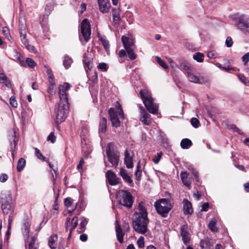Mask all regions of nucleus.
<instances>
[{
    "label": "nucleus",
    "mask_w": 249,
    "mask_h": 249,
    "mask_svg": "<svg viewBox=\"0 0 249 249\" xmlns=\"http://www.w3.org/2000/svg\"><path fill=\"white\" fill-rule=\"evenodd\" d=\"M149 222L148 213L144 202L139 203L132 218V227L135 231L140 234H144L148 230L147 226Z\"/></svg>",
    "instance_id": "nucleus-1"
},
{
    "label": "nucleus",
    "mask_w": 249,
    "mask_h": 249,
    "mask_svg": "<svg viewBox=\"0 0 249 249\" xmlns=\"http://www.w3.org/2000/svg\"><path fill=\"white\" fill-rule=\"evenodd\" d=\"M69 111L68 101H60L56 107L54 113L55 115V123L60 124L65 121L67 117Z\"/></svg>",
    "instance_id": "nucleus-2"
},
{
    "label": "nucleus",
    "mask_w": 249,
    "mask_h": 249,
    "mask_svg": "<svg viewBox=\"0 0 249 249\" xmlns=\"http://www.w3.org/2000/svg\"><path fill=\"white\" fill-rule=\"evenodd\" d=\"M140 94L147 110L151 113L156 114L158 111V107L153 102L151 94L146 89L141 90Z\"/></svg>",
    "instance_id": "nucleus-3"
},
{
    "label": "nucleus",
    "mask_w": 249,
    "mask_h": 249,
    "mask_svg": "<svg viewBox=\"0 0 249 249\" xmlns=\"http://www.w3.org/2000/svg\"><path fill=\"white\" fill-rule=\"evenodd\" d=\"M157 213L163 217H166L172 208L170 201L166 198L157 200L154 204Z\"/></svg>",
    "instance_id": "nucleus-4"
},
{
    "label": "nucleus",
    "mask_w": 249,
    "mask_h": 249,
    "mask_svg": "<svg viewBox=\"0 0 249 249\" xmlns=\"http://www.w3.org/2000/svg\"><path fill=\"white\" fill-rule=\"evenodd\" d=\"M120 204L127 208H131L133 203V198L131 194L124 190H120L117 195Z\"/></svg>",
    "instance_id": "nucleus-5"
},
{
    "label": "nucleus",
    "mask_w": 249,
    "mask_h": 249,
    "mask_svg": "<svg viewBox=\"0 0 249 249\" xmlns=\"http://www.w3.org/2000/svg\"><path fill=\"white\" fill-rule=\"evenodd\" d=\"M235 26L244 34L249 33V17L240 15L235 19Z\"/></svg>",
    "instance_id": "nucleus-6"
},
{
    "label": "nucleus",
    "mask_w": 249,
    "mask_h": 249,
    "mask_svg": "<svg viewBox=\"0 0 249 249\" xmlns=\"http://www.w3.org/2000/svg\"><path fill=\"white\" fill-rule=\"evenodd\" d=\"M114 144L112 142L109 143L107 145L106 153L109 161L112 166L117 167L119 161V155L118 152L113 151Z\"/></svg>",
    "instance_id": "nucleus-7"
},
{
    "label": "nucleus",
    "mask_w": 249,
    "mask_h": 249,
    "mask_svg": "<svg viewBox=\"0 0 249 249\" xmlns=\"http://www.w3.org/2000/svg\"><path fill=\"white\" fill-rule=\"evenodd\" d=\"M81 32L85 40L88 42L90 38L91 29L89 22L87 18L83 19L81 22Z\"/></svg>",
    "instance_id": "nucleus-8"
},
{
    "label": "nucleus",
    "mask_w": 249,
    "mask_h": 249,
    "mask_svg": "<svg viewBox=\"0 0 249 249\" xmlns=\"http://www.w3.org/2000/svg\"><path fill=\"white\" fill-rule=\"evenodd\" d=\"M71 85L69 83H64L63 85H61L59 87V94L60 101H64L66 100L68 101L67 91L70 89Z\"/></svg>",
    "instance_id": "nucleus-9"
},
{
    "label": "nucleus",
    "mask_w": 249,
    "mask_h": 249,
    "mask_svg": "<svg viewBox=\"0 0 249 249\" xmlns=\"http://www.w3.org/2000/svg\"><path fill=\"white\" fill-rule=\"evenodd\" d=\"M106 175L109 184L111 185H116L121 180L120 178L117 177L116 175L111 170L107 171Z\"/></svg>",
    "instance_id": "nucleus-10"
},
{
    "label": "nucleus",
    "mask_w": 249,
    "mask_h": 249,
    "mask_svg": "<svg viewBox=\"0 0 249 249\" xmlns=\"http://www.w3.org/2000/svg\"><path fill=\"white\" fill-rule=\"evenodd\" d=\"M108 114L110 117V120L112 123V125L116 127L120 126V121L114 108H110L108 110Z\"/></svg>",
    "instance_id": "nucleus-11"
},
{
    "label": "nucleus",
    "mask_w": 249,
    "mask_h": 249,
    "mask_svg": "<svg viewBox=\"0 0 249 249\" xmlns=\"http://www.w3.org/2000/svg\"><path fill=\"white\" fill-rule=\"evenodd\" d=\"M180 178L184 185L189 189H191L192 178L191 177L189 173H188L187 172H182L180 173Z\"/></svg>",
    "instance_id": "nucleus-12"
},
{
    "label": "nucleus",
    "mask_w": 249,
    "mask_h": 249,
    "mask_svg": "<svg viewBox=\"0 0 249 249\" xmlns=\"http://www.w3.org/2000/svg\"><path fill=\"white\" fill-rule=\"evenodd\" d=\"M139 108L140 109V119L141 121H142L145 125L150 124L151 121L148 119V114L145 109L143 108V107L142 106H139Z\"/></svg>",
    "instance_id": "nucleus-13"
},
{
    "label": "nucleus",
    "mask_w": 249,
    "mask_h": 249,
    "mask_svg": "<svg viewBox=\"0 0 249 249\" xmlns=\"http://www.w3.org/2000/svg\"><path fill=\"white\" fill-rule=\"evenodd\" d=\"M20 40L25 47L31 52L35 53L36 50L34 46L29 44V40L27 38V34H20Z\"/></svg>",
    "instance_id": "nucleus-14"
},
{
    "label": "nucleus",
    "mask_w": 249,
    "mask_h": 249,
    "mask_svg": "<svg viewBox=\"0 0 249 249\" xmlns=\"http://www.w3.org/2000/svg\"><path fill=\"white\" fill-rule=\"evenodd\" d=\"M187 76L190 82L192 83L202 84L205 82L203 77H198L194 75L192 71L187 74Z\"/></svg>",
    "instance_id": "nucleus-15"
},
{
    "label": "nucleus",
    "mask_w": 249,
    "mask_h": 249,
    "mask_svg": "<svg viewBox=\"0 0 249 249\" xmlns=\"http://www.w3.org/2000/svg\"><path fill=\"white\" fill-rule=\"evenodd\" d=\"M124 162L128 168H132L133 167V156L127 150L124 152Z\"/></svg>",
    "instance_id": "nucleus-16"
},
{
    "label": "nucleus",
    "mask_w": 249,
    "mask_h": 249,
    "mask_svg": "<svg viewBox=\"0 0 249 249\" xmlns=\"http://www.w3.org/2000/svg\"><path fill=\"white\" fill-rule=\"evenodd\" d=\"M181 235L185 244H187L190 241V234L187 231V226L183 225L180 227Z\"/></svg>",
    "instance_id": "nucleus-17"
},
{
    "label": "nucleus",
    "mask_w": 249,
    "mask_h": 249,
    "mask_svg": "<svg viewBox=\"0 0 249 249\" xmlns=\"http://www.w3.org/2000/svg\"><path fill=\"white\" fill-rule=\"evenodd\" d=\"M1 204H12V194L10 192H5L1 194Z\"/></svg>",
    "instance_id": "nucleus-18"
},
{
    "label": "nucleus",
    "mask_w": 249,
    "mask_h": 249,
    "mask_svg": "<svg viewBox=\"0 0 249 249\" xmlns=\"http://www.w3.org/2000/svg\"><path fill=\"white\" fill-rule=\"evenodd\" d=\"M115 229L117 238L120 243H122L124 242V233L123 232L118 221H116Z\"/></svg>",
    "instance_id": "nucleus-19"
},
{
    "label": "nucleus",
    "mask_w": 249,
    "mask_h": 249,
    "mask_svg": "<svg viewBox=\"0 0 249 249\" xmlns=\"http://www.w3.org/2000/svg\"><path fill=\"white\" fill-rule=\"evenodd\" d=\"M122 41L125 50L135 47L133 40L128 37L123 36L122 37Z\"/></svg>",
    "instance_id": "nucleus-20"
},
{
    "label": "nucleus",
    "mask_w": 249,
    "mask_h": 249,
    "mask_svg": "<svg viewBox=\"0 0 249 249\" xmlns=\"http://www.w3.org/2000/svg\"><path fill=\"white\" fill-rule=\"evenodd\" d=\"M183 210L184 213L187 214H191L193 212L191 203L186 199H183Z\"/></svg>",
    "instance_id": "nucleus-21"
},
{
    "label": "nucleus",
    "mask_w": 249,
    "mask_h": 249,
    "mask_svg": "<svg viewBox=\"0 0 249 249\" xmlns=\"http://www.w3.org/2000/svg\"><path fill=\"white\" fill-rule=\"evenodd\" d=\"M120 175L128 184H130L133 183V180L131 179L130 176L128 175L127 171L124 169L123 168L120 169Z\"/></svg>",
    "instance_id": "nucleus-22"
},
{
    "label": "nucleus",
    "mask_w": 249,
    "mask_h": 249,
    "mask_svg": "<svg viewBox=\"0 0 249 249\" xmlns=\"http://www.w3.org/2000/svg\"><path fill=\"white\" fill-rule=\"evenodd\" d=\"M107 119L105 117H102L99 122V131L105 133L107 131Z\"/></svg>",
    "instance_id": "nucleus-23"
},
{
    "label": "nucleus",
    "mask_w": 249,
    "mask_h": 249,
    "mask_svg": "<svg viewBox=\"0 0 249 249\" xmlns=\"http://www.w3.org/2000/svg\"><path fill=\"white\" fill-rule=\"evenodd\" d=\"M47 73L49 77V81L50 84V87L49 88V92H52V90L53 89L55 86V82L54 80L53 75L52 72V71L50 70H47Z\"/></svg>",
    "instance_id": "nucleus-24"
},
{
    "label": "nucleus",
    "mask_w": 249,
    "mask_h": 249,
    "mask_svg": "<svg viewBox=\"0 0 249 249\" xmlns=\"http://www.w3.org/2000/svg\"><path fill=\"white\" fill-rule=\"evenodd\" d=\"M58 237L56 234L52 235L49 239L48 245L52 249L56 248V242L57 241Z\"/></svg>",
    "instance_id": "nucleus-25"
},
{
    "label": "nucleus",
    "mask_w": 249,
    "mask_h": 249,
    "mask_svg": "<svg viewBox=\"0 0 249 249\" xmlns=\"http://www.w3.org/2000/svg\"><path fill=\"white\" fill-rule=\"evenodd\" d=\"M99 9L102 13H107L108 12L109 8L110 7V4L109 3V0L108 1H106L104 2H103V3H99Z\"/></svg>",
    "instance_id": "nucleus-26"
},
{
    "label": "nucleus",
    "mask_w": 249,
    "mask_h": 249,
    "mask_svg": "<svg viewBox=\"0 0 249 249\" xmlns=\"http://www.w3.org/2000/svg\"><path fill=\"white\" fill-rule=\"evenodd\" d=\"M0 80L1 83L5 85L8 88L11 87V83L10 81L8 79L6 75L3 73H0Z\"/></svg>",
    "instance_id": "nucleus-27"
},
{
    "label": "nucleus",
    "mask_w": 249,
    "mask_h": 249,
    "mask_svg": "<svg viewBox=\"0 0 249 249\" xmlns=\"http://www.w3.org/2000/svg\"><path fill=\"white\" fill-rule=\"evenodd\" d=\"M192 145V142L188 139H183L181 141L180 146L182 149H188Z\"/></svg>",
    "instance_id": "nucleus-28"
},
{
    "label": "nucleus",
    "mask_w": 249,
    "mask_h": 249,
    "mask_svg": "<svg viewBox=\"0 0 249 249\" xmlns=\"http://www.w3.org/2000/svg\"><path fill=\"white\" fill-rule=\"evenodd\" d=\"M88 223V220L84 217L81 218V222L80 223V227L78 229V232L79 233H82L84 232L86 229V226Z\"/></svg>",
    "instance_id": "nucleus-29"
},
{
    "label": "nucleus",
    "mask_w": 249,
    "mask_h": 249,
    "mask_svg": "<svg viewBox=\"0 0 249 249\" xmlns=\"http://www.w3.org/2000/svg\"><path fill=\"white\" fill-rule=\"evenodd\" d=\"M180 68L186 72L187 74L192 71L189 64L186 61H183L180 64Z\"/></svg>",
    "instance_id": "nucleus-30"
},
{
    "label": "nucleus",
    "mask_w": 249,
    "mask_h": 249,
    "mask_svg": "<svg viewBox=\"0 0 249 249\" xmlns=\"http://www.w3.org/2000/svg\"><path fill=\"white\" fill-rule=\"evenodd\" d=\"M26 164V160L24 158H20L18 160L17 164V170L18 172L21 171L24 168Z\"/></svg>",
    "instance_id": "nucleus-31"
},
{
    "label": "nucleus",
    "mask_w": 249,
    "mask_h": 249,
    "mask_svg": "<svg viewBox=\"0 0 249 249\" xmlns=\"http://www.w3.org/2000/svg\"><path fill=\"white\" fill-rule=\"evenodd\" d=\"M30 227V224L29 222L26 220L23 223V227H22V230L23 233L27 236V238H28Z\"/></svg>",
    "instance_id": "nucleus-32"
},
{
    "label": "nucleus",
    "mask_w": 249,
    "mask_h": 249,
    "mask_svg": "<svg viewBox=\"0 0 249 249\" xmlns=\"http://www.w3.org/2000/svg\"><path fill=\"white\" fill-rule=\"evenodd\" d=\"M217 220L215 218H213L209 222L208 225L210 229L213 232H216L217 229L216 227Z\"/></svg>",
    "instance_id": "nucleus-33"
},
{
    "label": "nucleus",
    "mask_w": 249,
    "mask_h": 249,
    "mask_svg": "<svg viewBox=\"0 0 249 249\" xmlns=\"http://www.w3.org/2000/svg\"><path fill=\"white\" fill-rule=\"evenodd\" d=\"M11 204H1V209L4 214H8L11 211Z\"/></svg>",
    "instance_id": "nucleus-34"
},
{
    "label": "nucleus",
    "mask_w": 249,
    "mask_h": 249,
    "mask_svg": "<svg viewBox=\"0 0 249 249\" xmlns=\"http://www.w3.org/2000/svg\"><path fill=\"white\" fill-rule=\"evenodd\" d=\"M135 47L126 49L128 57L131 60H134L137 57V55L134 52Z\"/></svg>",
    "instance_id": "nucleus-35"
},
{
    "label": "nucleus",
    "mask_w": 249,
    "mask_h": 249,
    "mask_svg": "<svg viewBox=\"0 0 249 249\" xmlns=\"http://www.w3.org/2000/svg\"><path fill=\"white\" fill-rule=\"evenodd\" d=\"M204 55L199 52L193 55V58L198 62H202L204 60Z\"/></svg>",
    "instance_id": "nucleus-36"
},
{
    "label": "nucleus",
    "mask_w": 249,
    "mask_h": 249,
    "mask_svg": "<svg viewBox=\"0 0 249 249\" xmlns=\"http://www.w3.org/2000/svg\"><path fill=\"white\" fill-rule=\"evenodd\" d=\"M2 33L3 35L5 36V37L9 40L11 38V36L10 35V31L9 28L7 27H3L2 28Z\"/></svg>",
    "instance_id": "nucleus-37"
},
{
    "label": "nucleus",
    "mask_w": 249,
    "mask_h": 249,
    "mask_svg": "<svg viewBox=\"0 0 249 249\" xmlns=\"http://www.w3.org/2000/svg\"><path fill=\"white\" fill-rule=\"evenodd\" d=\"M72 62V60L71 58L68 56H65L64 57L63 65L66 69H68L70 67Z\"/></svg>",
    "instance_id": "nucleus-38"
},
{
    "label": "nucleus",
    "mask_w": 249,
    "mask_h": 249,
    "mask_svg": "<svg viewBox=\"0 0 249 249\" xmlns=\"http://www.w3.org/2000/svg\"><path fill=\"white\" fill-rule=\"evenodd\" d=\"M78 217L77 216H74L72 219L71 222V231H73L77 226L78 224Z\"/></svg>",
    "instance_id": "nucleus-39"
},
{
    "label": "nucleus",
    "mask_w": 249,
    "mask_h": 249,
    "mask_svg": "<svg viewBox=\"0 0 249 249\" xmlns=\"http://www.w3.org/2000/svg\"><path fill=\"white\" fill-rule=\"evenodd\" d=\"M156 58L157 62L161 67L164 69H167L168 68V66L166 65L165 62L163 61L160 57L156 56Z\"/></svg>",
    "instance_id": "nucleus-40"
},
{
    "label": "nucleus",
    "mask_w": 249,
    "mask_h": 249,
    "mask_svg": "<svg viewBox=\"0 0 249 249\" xmlns=\"http://www.w3.org/2000/svg\"><path fill=\"white\" fill-rule=\"evenodd\" d=\"M35 151L36 156L37 157L38 159L42 160L44 161L46 160L45 157L43 156V155L40 152V150L37 148H36L35 149Z\"/></svg>",
    "instance_id": "nucleus-41"
},
{
    "label": "nucleus",
    "mask_w": 249,
    "mask_h": 249,
    "mask_svg": "<svg viewBox=\"0 0 249 249\" xmlns=\"http://www.w3.org/2000/svg\"><path fill=\"white\" fill-rule=\"evenodd\" d=\"M191 123L193 127L197 128L200 125L199 120L196 118H192L191 120Z\"/></svg>",
    "instance_id": "nucleus-42"
},
{
    "label": "nucleus",
    "mask_w": 249,
    "mask_h": 249,
    "mask_svg": "<svg viewBox=\"0 0 249 249\" xmlns=\"http://www.w3.org/2000/svg\"><path fill=\"white\" fill-rule=\"evenodd\" d=\"M188 169L192 173V174L194 175L196 178V181L198 182V176L197 172L194 169V168L192 166H189L188 167Z\"/></svg>",
    "instance_id": "nucleus-43"
},
{
    "label": "nucleus",
    "mask_w": 249,
    "mask_h": 249,
    "mask_svg": "<svg viewBox=\"0 0 249 249\" xmlns=\"http://www.w3.org/2000/svg\"><path fill=\"white\" fill-rule=\"evenodd\" d=\"M26 63L30 68H33L36 66V62L31 58H27L26 60Z\"/></svg>",
    "instance_id": "nucleus-44"
},
{
    "label": "nucleus",
    "mask_w": 249,
    "mask_h": 249,
    "mask_svg": "<svg viewBox=\"0 0 249 249\" xmlns=\"http://www.w3.org/2000/svg\"><path fill=\"white\" fill-rule=\"evenodd\" d=\"M19 32L20 35L26 34V25L24 23H21L20 22Z\"/></svg>",
    "instance_id": "nucleus-45"
},
{
    "label": "nucleus",
    "mask_w": 249,
    "mask_h": 249,
    "mask_svg": "<svg viewBox=\"0 0 249 249\" xmlns=\"http://www.w3.org/2000/svg\"><path fill=\"white\" fill-rule=\"evenodd\" d=\"M144 237L141 236L137 240L138 246L140 248H143L144 247Z\"/></svg>",
    "instance_id": "nucleus-46"
},
{
    "label": "nucleus",
    "mask_w": 249,
    "mask_h": 249,
    "mask_svg": "<svg viewBox=\"0 0 249 249\" xmlns=\"http://www.w3.org/2000/svg\"><path fill=\"white\" fill-rule=\"evenodd\" d=\"M238 77L239 80L246 85H249V80L243 75L238 74Z\"/></svg>",
    "instance_id": "nucleus-47"
},
{
    "label": "nucleus",
    "mask_w": 249,
    "mask_h": 249,
    "mask_svg": "<svg viewBox=\"0 0 249 249\" xmlns=\"http://www.w3.org/2000/svg\"><path fill=\"white\" fill-rule=\"evenodd\" d=\"M97 67L99 69L104 71H107L108 69L107 64L104 62L99 63Z\"/></svg>",
    "instance_id": "nucleus-48"
},
{
    "label": "nucleus",
    "mask_w": 249,
    "mask_h": 249,
    "mask_svg": "<svg viewBox=\"0 0 249 249\" xmlns=\"http://www.w3.org/2000/svg\"><path fill=\"white\" fill-rule=\"evenodd\" d=\"M10 104L14 107H18V102L15 96H11L10 98Z\"/></svg>",
    "instance_id": "nucleus-49"
},
{
    "label": "nucleus",
    "mask_w": 249,
    "mask_h": 249,
    "mask_svg": "<svg viewBox=\"0 0 249 249\" xmlns=\"http://www.w3.org/2000/svg\"><path fill=\"white\" fill-rule=\"evenodd\" d=\"M36 241V238L35 237H33L31 238V240L29 243V249H36L35 247V243Z\"/></svg>",
    "instance_id": "nucleus-50"
},
{
    "label": "nucleus",
    "mask_w": 249,
    "mask_h": 249,
    "mask_svg": "<svg viewBox=\"0 0 249 249\" xmlns=\"http://www.w3.org/2000/svg\"><path fill=\"white\" fill-rule=\"evenodd\" d=\"M225 44L227 47H231L233 44V41L231 37L228 36L226 38Z\"/></svg>",
    "instance_id": "nucleus-51"
},
{
    "label": "nucleus",
    "mask_w": 249,
    "mask_h": 249,
    "mask_svg": "<svg viewBox=\"0 0 249 249\" xmlns=\"http://www.w3.org/2000/svg\"><path fill=\"white\" fill-rule=\"evenodd\" d=\"M242 60L244 62V65H246L247 63L249 62V52L245 53L242 57Z\"/></svg>",
    "instance_id": "nucleus-52"
},
{
    "label": "nucleus",
    "mask_w": 249,
    "mask_h": 249,
    "mask_svg": "<svg viewBox=\"0 0 249 249\" xmlns=\"http://www.w3.org/2000/svg\"><path fill=\"white\" fill-rule=\"evenodd\" d=\"M73 202V199L71 198H66L64 199V203L66 206L70 207Z\"/></svg>",
    "instance_id": "nucleus-53"
},
{
    "label": "nucleus",
    "mask_w": 249,
    "mask_h": 249,
    "mask_svg": "<svg viewBox=\"0 0 249 249\" xmlns=\"http://www.w3.org/2000/svg\"><path fill=\"white\" fill-rule=\"evenodd\" d=\"M101 41L103 45L104 46L105 49L107 51L109 48V45L108 41L104 38H101Z\"/></svg>",
    "instance_id": "nucleus-54"
},
{
    "label": "nucleus",
    "mask_w": 249,
    "mask_h": 249,
    "mask_svg": "<svg viewBox=\"0 0 249 249\" xmlns=\"http://www.w3.org/2000/svg\"><path fill=\"white\" fill-rule=\"evenodd\" d=\"M47 140L54 143L56 140V137L53 132H51L47 137Z\"/></svg>",
    "instance_id": "nucleus-55"
},
{
    "label": "nucleus",
    "mask_w": 249,
    "mask_h": 249,
    "mask_svg": "<svg viewBox=\"0 0 249 249\" xmlns=\"http://www.w3.org/2000/svg\"><path fill=\"white\" fill-rule=\"evenodd\" d=\"M207 56L210 58H214L217 56V53L214 51H210L207 53Z\"/></svg>",
    "instance_id": "nucleus-56"
},
{
    "label": "nucleus",
    "mask_w": 249,
    "mask_h": 249,
    "mask_svg": "<svg viewBox=\"0 0 249 249\" xmlns=\"http://www.w3.org/2000/svg\"><path fill=\"white\" fill-rule=\"evenodd\" d=\"M113 17L120 16V9L119 8L112 9Z\"/></svg>",
    "instance_id": "nucleus-57"
},
{
    "label": "nucleus",
    "mask_w": 249,
    "mask_h": 249,
    "mask_svg": "<svg viewBox=\"0 0 249 249\" xmlns=\"http://www.w3.org/2000/svg\"><path fill=\"white\" fill-rule=\"evenodd\" d=\"M113 20L114 24L119 25L121 20L120 16L113 17Z\"/></svg>",
    "instance_id": "nucleus-58"
},
{
    "label": "nucleus",
    "mask_w": 249,
    "mask_h": 249,
    "mask_svg": "<svg viewBox=\"0 0 249 249\" xmlns=\"http://www.w3.org/2000/svg\"><path fill=\"white\" fill-rule=\"evenodd\" d=\"M8 179V176L6 174H2L0 176V181L1 182H5Z\"/></svg>",
    "instance_id": "nucleus-59"
},
{
    "label": "nucleus",
    "mask_w": 249,
    "mask_h": 249,
    "mask_svg": "<svg viewBox=\"0 0 249 249\" xmlns=\"http://www.w3.org/2000/svg\"><path fill=\"white\" fill-rule=\"evenodd\" d=\"M231 129H234L235 131H236L238 133H239V134H243V132L242 131V130H241L240 129H239L238 128H237L235 125L234 124H232L231 125Z\"/></svg>",
    "instance_id": "nucleus-60"
},
{
    "label": "nucleus",
    "mask_w": 249,
    "mask_h": 249,
    "mask_svg": "<svg viewBox=\"0 0 249 249\" xmlns=\"http://www.w3.org/2000/svg\"><path fill=\"white\" fill-rule=\"evenodd\" d=\"M136 178L137 180H139L141 177L142 172L141 170H136L135 173Z\"/></svg>",
    "instance_id": "nucleus-61"
},
{
    "label": "nucleus",
    "mask_w": 249,
    "mask_h": 249,
    "mask_svg": "<svg viewBox=\"0 0 249 249\" xmlns=\"http://www.w3.org/2000/svg\"><path fill=\"white\" fill-rule=\"evenodd\" d=\"M209 207V204L208 203H205L202 206L201 211L206 212L208 211Z\"/></svg>",
    "instance_id": "nucleus-62"
},
{
    "label": "nucleus",
    "mask_w": 249,
    "mask_h": 249,
    "mask_svg": "<svg viewBox=\"0 0 249 249\" xmlns=\"http://www.w3.org/2000/svg\"><path fill=\"white\" fill-rule=\"evenodd\" d=\"M123 227L125 231H128L130 230L129 225L128 223L124 222L123 224Z\"/></svg>",
    "instance_id": "nucleus-63"
},
{
    "label": "nucleus",
    "mask_w": 249,
    "mask_h": 249,
    "mask_svg": "<svg viewBox=\"0 0 249 249\" xmlns=\"http://www.w3.org/2000/svg\"><path fill=\"white\" fill-rule=\"evenodd\" d=\"M119 55L120 57L123 58L126 56V52L124 50H121L120 51Z\"/></svg>",
    "instance_id": "nucleus-64"
}]
</instances>
